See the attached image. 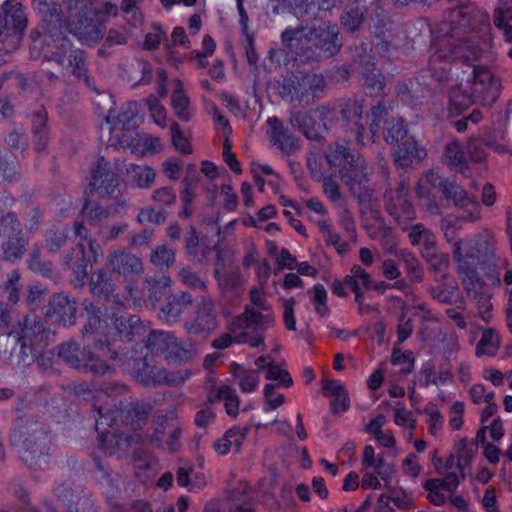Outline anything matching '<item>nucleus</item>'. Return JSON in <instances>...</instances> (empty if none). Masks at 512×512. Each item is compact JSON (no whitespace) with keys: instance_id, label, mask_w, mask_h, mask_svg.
<instances>
[{"instance_id":"4c0bfd02","label":"nucleus","mask_w":512,"mask_h":512,"mask_svg":"<svg viewBox=\"0 0 512 512\" xmlns=\"http://www.w3.org/2000/svg\"><path fill=\"white\" fill-rule=\"evenodd\" d=\"M462 251L465 256L481 265L494 258L493 248L482 238L467 241L462 240Z\"/></svg>"},{"instance_id":"412c9836","label":"nucleus","mask_w":512,"mask_h":512,"mask_svg":"<svg viewBox=\"0 0 512 512\" xmlns=\"http://www.w3.org/2000/svg\"><path fill=\"white\" fill-rule=\"evenodd\" d=\"M339 108L343 127L355 135V139L359 145L364 146L365 127L361 123L363 117L362 102L355 97L348 98L340 103Z\"/></svg>"},{"instance_id":"f704fd0d","label":"nucleus","mask_w":512,"mask_h":512,"mask_svg":"<svg viewBox=\"0 0 512 512\" xmlns=\"http://www.w3.org/2000/svg\"><path fill=\"white\" fill-rule=\"evenodd\" d=\"M197 355L198 350L196 344L191 339L182 341L175 336L165 359L178 365H184L193 361Z\"/></svg>"},{"instance_id":"09e8293b","label":"nucleus","mask_w":512,"mask_h":512,"mask_svg":"<svg viewBox=\"0 0 512 512\" xmlns=\"http://www.w3.org/2000/svg\"><path fill=\"white\" fill-rule=\"evenodd\" d=\"M372 122L370 132L372 136L377 135L379 130L389 124L391 120L397 117L392 114V108L384 102H378L371 108Z\"/></svg>"},{"instance_id":"0e129e2a","label":"nucleus","mask_w":512,"mask_h":512,"mask_svg":"<svg viewBox=\"0 0 512 512\" xmlns=\"http://www.w3.org/2000/svg\"><path fill=\"white\" fill-rule=\"evenodd\" d=\"M168 213L159 207L149 206L140 210L137 221L140 224L152 223L159 225L167 218Z\"/></svg>"},{"instance_id":"79ce46f5","label":"nucleus","mask_w":512,"mask_h":512,"mask_svg":"<svg viewBox=\"0 0 512 512\" xmlns=\"http://www.w3.org/2000/svg\"><path fill=\"white\" fill-rule=\"evenodd\" d=\"M468 297L476 301L478 314L482 320L488 323L491 319L492 303L491 295L485 290V282H479L471 290H465Z\"/></svg>"},{"instance_id":"6e6d98bb","label":"nucleus","mask_w":512,"mask_h":512,"mask_svg":"<svg viewBox=\"0 0 512 512\" xmlns=\"http://www.w3.org/2000/svg\"><path fill=\"white\" fill-rule=\"evenodd\" d=\"M171 106L179 120L184 122L190 121L193 112L190 100L184 92L173 91L171 95Z\"/></svg>"},{"instance_id":"49530a36","label":"nucleus","mask_w":512,"mask_h":512,"mask_svg":"<svg viewBox=\"0 0 512 512\" xmlns=\"http://www.w3.org/2000/svg\"><path fill=\"white\" fill-rule=\"evenodd\" d=\"M68 236L69 227L67 225H54L45 232V247L50 253H57L66 244Z\"/></svg>"},{"instance_id":"8fccbe9b","label":"nucleus","mask_w":512,"mask_h":512,"mask_svg":"<svg viewBox=\"0 0 512 512\" xmlns=\"http://www.w3.org/2000/svg\"><path fill=\"white\" fill-rule=\"evenodd\" d=\"M423 259L428 263L429 270L435 274L437 279L446 277L450 266L448 254L438 252L436 249L431 252H424Z\"/></svg>"},{"instance_id":"13d9d810","label":"nucleus","mask_w":512,"mask_h":512,"mask_svg":"<svg viewBox=\"0 0 512 512\" xmlns=\"http://www.w3.org/2000/svg\"><path fill=\"white\" fill-rule=\"evenodd\" d=\"M82 214L90 225L98 227L102 220L111 215V210L100 206L98 203L86 201L82 208Z\"/></svg>"},{"instance_id":"6e6552de","label":"nucleus","mask_w":512,"mask_h":512,"mask_svg":"<svg viewBox=\"0 0 512 512\" xmlns=\"http://www.w3.org/2000/svg\"><path fill=\"white\" fill-rule=\"evenodd\" d=\"M135 380L145 387H176L185 383L191 376L188 369L169 371L162 366L152 365L147 358L138 359L133 367Z\"/></svg>"},{"instance_id":"aec40b11","label":"nucleus","mask_w":512,"mask_h":512,"mask_svg":"<svg viewBox=\"0 0 512 512\" xmlns=\"http://www.w3.org/2000/svg\"><path fill=\"white\" fill-rule=\"evenodd\" d=\"M111 270L124 277H133L144 273L142 259L125 248L111 250L107 257Z\"/></svg>"},{"instance_id":"e433bc0d","label":"nucleus","mask_w":512,"mask_h":512,"mask_svg":"<svg viewBox=\"0 0 512 512\" xmlns=\"http://www.w3.org/2000/svg\"><path fill=\"white\" fill-rule=\"evenodd\" d=\"M208 401L213 403L223 401L228 416L236 418L239 414L240 398L230 385H221L209 393Z\"/></svg>"},{"instance_id":"f257e3e1","label":"nucleus","mask_w":512,"mask_h":512,"mask_svg":"<svg viewBox=\"0 0 512 512\" xmlns=\"http://www.w3.org/2000/svg\"><path fill=\"white\" fill-rule=\"evenodd\" d=\"M339 33L337 24L322 22L309 30L302 26L286 28L281 34V42L283 47L294 52L296 59L303 62L318 61L339 52L342 47Z\"/></svg>"},{"instance_id":"9d476101","label":"nucleus","mask_w":512,"mask_h":512,"mask_svg":"<svg viewBox=\"0 0 512 512\" xmlns=\"http://www.w3.org/2000/svg\"><path fill=\"white\" fill-rule=\"evenodd\" d=\"M334 117V111L327 106H319L310 112H295L290 116V124L298 129L306 139L321 142L328 124Z\"/></svg>"},{"instance_id":"4468645a","label":"nucleus","mask_w":512,"mask_h":512,"mask_svg":"<svg viewBox=\"0 0 512 512\" xmlns=\"http://www.w3.org/2000/svg\"><path fill=\"white\" fill-rule=\"evenodd\" d=\"M41 317L35 314H25L16 319L7 332L16 342L45 345L50 335Z\"/></svg>"},{"instance_id":"9b49d317","label":"nucleus","mask_w":512,"mask_h":512,"mask_svg":"<svg viewBox=\"0 0 512 512\" xmlns=\"http://www.w3.org/2000/svg\"><path fill=\"white\" fill-rule=\"evenodd\" d=\"M184 330L195 337L206 339L218 327L217 312L214 301L208 296H201L193 312L183 324Z\"/></svg>"},{"instance_id":"6ab92c4d","label":"nucleus","mask_w":512,"mask_h":512,"mask_svg":"<svg viewBox=\"0 0 512 512\" xmlns=\"http://www.w3.org/2000/svg\"><path fill=\"white\" fill-rule=\"evenodd\" d=\"M443 45L445 46L439 47L432 55L430 65H435L437 61L456 62L458 60L470 65L479 57L480 51L467 42L456 43L454 40H444Z\"/></svg>"},{"instance_id":"2eb2a0df","label":"nucleus","mask_w":512,"mask_h":512,"mask_svg":"<svg viewBox=\"0 0 512 512\" xmlns=\"http://www.w3.org/2000/svg\"><path fill=\"white\" fill-rule=\"evenodd\" d=\"M354 54L355 69L362 76L363 85L367 94L372 97H380L384 94V76L379 73L373 62V57L367 52L366 45L361 44Z\"/></svg>"},{"instance_id":"c756f323","label":"nucleus","mask_w":512,"mask_h":512,"mask_svg":"<svg viewBox=\"0 0 512 512\" xmlns=\"http://www.w3.org/2000/svg\"><path fill=\"white\" fill-rule=\"evenodd\" d=\"M62 264L65 269L73 272L78 283L83 284L88 275V266L91 264V259L86 254L84 244L78 243L65 253L62 257Z\"/></svg>"},{"instance_id":"bb28decb","label":"nucleus","mask_w":512,"mask_h":512,"mask_svg":"<svg viewBox=\"0 0 512 512\" xmlns=\"http://www.w3.org/2000/svg\"><path fill=\"white\" fill-rule=\"evenodd\" d=\"M270 140L283 153L289 155L300 148V138L293 135L277 117H269Z\"/></svg>"},{"instance_id":"b1692460","label":"nucleus","mask_w":512,"mask_h":512,"mask_svg":"<svg viewBox=\"0 0 512 512\" xmlns=\"http://www.w3.org/2000/svg\"><path fill=\"white\" fill-rule=\"evenodd\" d=\"M392 156L396 167L408 168L422 162L427 152L414 137H409L393 148Z\"/></svg>"},{"instance_id":"3c124183","label":"nucleus","mask_w":512,"mask_h":512,"mask_svg":"<svg viewBox=\"0 0 512 512\" xmlns=\"http://www.w3.org/2000/svg\"><path fill=\"white\" fill-rule=\"evenodd\" d=\"M128 176L138 188H149L155 181V170L150 166L132 164L127 169Z\"/></svg>"},{"instance_id":"e2e57ef3","label":"nucleus","mask_w":512,"mask_h":512,"mask_svg":"<svg viewBox=\"0 0 512 512\" xmlns=\"http://www.w3.org/2000/svg\"><path fill=\"white\" fill-rule=\"evenodd\" d=\"M21 278L19 270L15 269L12 270L7 275L6 282L0 286L3 293L6 294L7 300L12 303L16 304L20 299V289L21 285L19 284V280Z\"/></svg>"},{"instance_id":"1a4fd4ad","label":"nucleus","mask_w":512,"mask_h":512,"mask_svg":"<svg viewBox=\"0 0 512 512\" xmlns=\"http://www.w3.org/2000/svg\"><path fill=\"white\" fill-rule=\"evenodd\" d=\"M0 247L5 261L15 262L26 252L28 240L23 235V229L18 216L8 212L0 217Z\"/></svg>"},{"instance_id":"7ed1b4c3","label":"nucleus","mask_w":512,"mask_h":512,"mask_svg":"<svg viewBox=\"0 0 512 512\" xmlns=\"http://www.w3.org/2000/svg\"><path fill=\"white\" fill-rule=\"evenodd\" d=\"M250 300L253 307L246 306L244 312L233 319L232 329L234 332L238 329L243 330L236 336L237 344H249L264 351L265 332L274 325V314L258 290L250 292Z\"/></svg>"},{"instance_id":"7c9ffc66","label":"nucleus","mask_w":512,"mask_h":512,"mask_svg":"<svg viewBox=\"0 0 512 512\" xmlns=\"http://www.w3.org/2000/svg\"><path fill=\"white\" fill-rule=\"evenodd\" d=\"M89 289L94 296L112 302L118 307H124L120 296L114 293L115 283L104 270H98L91 275Z\"/></svg>"},{"instance_id":"dca6fc26","label":"nucleus","mask_w":512,"mask_h":512,"mask_svg":"<svg viewBox=\"0 0 512 512\" xmlns=\"http://www.w3.org/2000/svg\"><path fill=\"white\" fill-rule=\"evenodd\" d=\"M325 157L329 166L338 172L341 180L366 164L362 156L351 153L348 146L337 142L328 146Z\"/></svg>"},{"instance_id":"a878e982","label":"nucleus","mask_w":512,"mask_h":512,"mask_svg":"<svg viewBox=\"0 0 512 512\" xmlns=\"http://www.w3.org/2000/svg\"><path fill=\"white\" fill-rule=\"evenodd\" d=\"M193 303L192 295L189 292H177L170 294L158 312V318L167 323H177L185 309Z\"/></svg>"},{"instance_id":"bf43d9fd","label":"nucleus","mask_w":512,"mask_h":512,"mask_svg":"<svg viewBox=\"0 0 512 512\" xmlns=\"http://www.w3.org/2000/svg\"><path fill=\"white\" fill-rule=\"evenodd\" d=\"M441 193L447 202H451L456 208L463 206V201L467 199L469 194L455 181L447 180L442 185Z\"/></svg>"},{"instance_id":"69168bd1","label":"nucleus","mask_w":512,"mask_h":512,"mask_svg":"<svg viewBox=\"0 0 512 512\" xmlns=\"http://www.w3.org/2000/svg\"><path fill=\"white\" fill-rule=\"evenodd\" d=\"M416 195L421 201V206L432 215H437L440 212V207L431 193L430 189L422 183H418Z\"/></svg>"},{"instance_id":"603ef678","label":"nucleus","mask_w":512,"mask_h":512,"mask_svg":"<svg viewBox=\"0 0 512 512\" xmlns=\"http://www.w3.org/2000/svg\"><path fill=\"white\" fill-rule=\"evenodd\" d=\"M74 235L79 239V243L86 242L89 247V252L94 262H97L98 258L103 255L102 246L97 242L96 239L92 238L89 234L88 229L83 222L76 221L73 225Z\"/></svg>"},{"instance_id":"20e7f679","label":"nucleus","mask_w":512,"mask_h":512,"mask_svg":"<svg viewBox=\"0 0 512 512\" xmlns=\"http://www.w3.org/2000/svg\"><path fill=\"white\" fill-rule=\"evenodd\" d=\"M97 413L95 429L101 449L109 456L118 458H140L143 453V438L139 434L108 432V428L118 421L119 411L104 406L94 405Z\"/></svg>"},{"instance_id":"58836bf2","label":"nucleus","mask_w":512,"mask_h":512,"mask_svg":"<svg viewBox=\"0 0 512 512\" xmlns=\"http://www.w3.org/2000/svg\"><path fill=\"white\" fill-rule=\"evenodd\" d=\"M48 114L44 107L37 108L32 114V133L35 148L42 151L48 143Z\"/></svg>"},{"instance_id":"338daca9","label":"nucleus","mask_w":512,"mask_h":512,"mask_svg":"<svg viewBox=\"0 0 512 512\" xmlns=\"http://www.w3.org/2000/svg\"><path fill=\"white\" fill-rule=\"evenodd\" d=\"M180 281L191 289H199L205 291L206 282L191 267H184L178 272Z\"/></svg>"},{"instance_id":"2f4dec72","label":"nucleus","mask_w":512,"mask_h":512,"mask_svg":"<svg viewBox=\"0 0 512 512\" xmlns=\"http://www.w3.org/2000/svg\"><path fill=\"white\" fill-rule=\"evenodd\" d=\"M367 8L364 0H348L340 16L343 28L351 33L358 31L365 22Z\"/></svg>"},{"instance_id":"f8f14e48","label":"nucleus","mask_w":512,"mask_h":512,"mask_svg":"<svg viewBox=\"0 0 512 512\" xmlns=\"http://www.w3.org/2000/svg\"><path fill=\"white\" fill-rule=\"evenodd\" d=\"M469 66L473 68L472 81L468 86L472 95L479 104L484 107H491L498 99L501 92V82L489 69L477 66L472 62Z\"/></svg>"},{"instance_id":"393cba45","label":"nucleus","mask_w":512,"mask_h":512,"mask_svg":"<svg viewBox=\"0 0 512 512\" xmlns=\"http://www.w3.org/2000/svg\"><path fill=\"white\" fill-rule=\"evenodd\" d=\"M406 186L401 183L396 191L388 190L384 194L386 211L397 220H412L414 207L407 199Z\"/></svg>"},{"instance_id":"473e14b6","label":"nucleus","mask_w":512,"mask_h":512,"mask_svg":"<svg viewBox=\"0 0 512 512\" xmlns=\"http://www.w3.org/2000/svg\"><path fill=\"white\" fill-rule=\"evenodd\" d=\"M367 166L359 168L349 176L342 179L349 191L359 202H369L372 197L373 189L368 184Z\"/></svg>"},{"instance_id":"a211bd4d","label":"nucleus","mask_w":512,"mask_h":512,"mask_svg":"<svg viewBox=\"0 0 512 512\" xmlns=\"http://www.w3.org/2000/svg\"><path fill=\"white\" fill-rule=\"evenodd\" d=\"M100 406L117 409L119 411L118 420H121L122 423L131 427L133 430L142 429L146 425L152 410L150 404L138 401L123 402L119 400L117 403H105Z\"/></svg>"},{"instance_id":"72a5a7b5","label":"nucleus","mask_w":512,"mask_h":512,"mask_svg":"<svg viewBox=\"0 0 512 512\" xmlns=\"http://www.w3.org/2000/svg\"><path fill=\"white\" fill-rule=\"evenodd\" d=\"M171 278L167 275L148 276L144 280L146 306L155 308L156 304L165 296L171 286Z\"/></svg>"},{"instance_id":"864d4df0","label":"nucleus","mask_w":512,"mask_h":512,"mask_svg":"<svg viewBox=\"0 0 512 512\" xmlns=\"http://www.w3.org/2000/svg\"><path fill=\"white\" fill-rule=\"evenodd\" d=\"M175 260V250L167 244L157 245L150 254V262L160 269L170 268Z\"/></svg>"},{"instance_id":"0eeeda50","label":"nucleus","mask_w":512,"mask_h":512,"mask_svg":"<svg viewBox=\"0 0 512 512\" xmlns=\"http://www.w3.org/2000/svg\"><path fill=\"white\" fill-rule=\"evenodd\" d=\"M327 86L322 74H291L284 77L278 85L279 95L289 101L310 102L319 98Z\"/></svg>"},{"instance_id":"423d86ee","label":"nucleus","mask_w":512,"mask_h":512,"mask_svg":"<svg viewBox=\"0 0 512 512\" xmlns=\"http://www.w3.org/2000/svg\"><path fill=\"white\" fill-rule=\"evenodd\" d=\"M24 6L17 0H5L0 5V42L7 52L17 50L27 28Z\"/></svg>"},{"instance_id":"c85d7f7f","label":"nucleus","mask_w":512,"mask_h":512,"mask_svg":"<svg viewBox=\"0 0 512 512\" xmlns=\"http://www.w3.org/2000/svg\"><path fill=\"white\" fill-rule=\"evenodd\" d=\"M69 32L81 43L90 45L102 38L104 26L98 20L79 15L77 20L70 24Z\"/></svg>"},{"instance_id":"680f3d73","label":"nucleus","mask_w":512,"mask_h":512,"mask_svg":"<svg viewBox=\"0 0 512 512\" xmlns=\"http://www.w3.org/2000/svg\"><path fill=\"white\" fill-rule=\"evenodd\" d=\"M252 497H254V495L249 484L245 481H239L227 491V507L233 506L236 503L239 504Z\"/></svg>"},{"instance_id":"774afa93","label":"nucleus","mask_w":512,"mask_h":512,"mask_svg":"<svg viewBox=\"0 0 512 512\" xmlns=\"http://www.w3.org/2000/svg\"><path fill=\"white\" fill-rule=\"evenodd\" d=\"M144 102L147 105L155 124L162 128L166 127V109L159 99L154 95H150L144 100Z\"/></svg>"},{"instance_id":"5701e85b","label":"nucleus","mask_w":512,"mask_h":512,"mask_svg":"<svg viewBox=\"0 0 512 512\" xmlns=\"http://www.w3.org/2000/svg\"><path fill=\"white\" fill-rule=\"evenodd\" d=\"M77 303L75 298L65 293H55L49 300L47 316L65 326H73L76 323Z\"/></svg>"},{"instance_id":"37998d69","label":"nucleus","mask_w":512,"mask_h":512,"mask_svg":"<svg viewBox=\"0 0 512 512\" xmlns=\"http://www.w3.org/2000/svg\"><path fill=\"white\" fill-rule=\"evenodd\" d=\"M443 157L444 163L453 171L463 172L467 168L465 152L458 140H452L446 144Z\"/></svg>"},{"instance_id":"c03bdc74","label":"nucleus","mask_w":512,"mask_h":512,"mask_svg":"<svg viewBox=\"0 0 512 512\" xmlns=\"http://www.w3.org/2000/svg\"><path fill=\"white\" fill-rule=\"evenodd\" d=\"M450 111L456 113H463L476 101L468 84L463 87L462 85L455 86L451 89L449 94Z\"/></svg>"},{"instance_id":"a19ab883","label":"nucleus","mask_w":512,"mask_h":512,"mask_svg":"<svg viewBox=\"0 0 512 512\" xmlns=\"http://www.w3.org/2000/svg\"><path fill=\"white\" fill-rule=\"evenodd\" d=\"M174 337L173 332L151 330L147 336L145 346L151 354L165 357Z\"/></svg>"},{"instance_id":"5fc2aeb1","label":"nucleus","mask_w":512,"mask_h":512,"mask_svg":"<svg viewBox=\"0 0 512 512\" xmlns=\"http://www.w3.org/2000/svg\"><path fill=\"white\" fill-rule=\"evenodd\" d=\"M116 125L125 130L134 129L138 126V105L136 102H128L120 108L116 117Z\"/></svg>"},{"instance_id":"052dcab7","label":"nucleus","mask_w":512,"mask_h":512,"mask_svg":"<svg viewBox=\"0 0 512 512\" xmlns=\"http://www.w3.org/2000/svg\"><path fill=\"white\" fill-rule=\"evenodd\" d=\"M384 130V140L388 144H392L395 142H399L406 138L408 129L403 119L396 118L391 120L389 124L383 127Z\"/></svg>"},{"instance_id":"4be33fe9","label":"nucleus","mask_w":512,"mask_h":512,"mask_svg":"<svg viewBox=\"0 0 512 512\" xmlns=\"http://www.w3.org/2000/svg\"><path fill=\"white\" fill-rule=\"evenodd\" d=\"M119 179L104 157H98L92 169L91 186L103 196H113Z\"/></svg>"},{"instance_id":"ea45409f","label":"nucleus","mask_w":512,"mask_h":512,"mask_svg":"<svg viewBox=\"0 0 512 512\" xmlns=\"http://www.w3.org/2000/svg\"><path fill=\"white\" fill-rule=\"evenodd\" d=\"M36 9L42 14L43 20L49 27V32H52V29L54 28L62 27L63 21L61 5L55 0H37Z\"/></svg>"},{"instance_id":"39448f33","label":"nucleus","mask_w":512,"mask_h":512,"mask_svg":"<svg viewBox=\"0 0 512 512\" xmlns=\"http://www.w3.org/2000/svg\"><path fill=\"white\" fill-rule=\"evenodd\" d=\"M57 356L72 369L96 376L111 375L114 368L105 360L95 355L89 347L81 346L74 340L61 343L57 348Z\"/></svg>"},{"instance_id":"f3484780","label":"nucleus","mask_w":512,"mask_h":512,"mask_svg":"<svg viewBox=\"0 0 512 512\" xmlns=\"http://www.w3.org/2000/svg\"><path fill=\"white\" fill-rule=\"evenodd\" d=\"M49 59L70 70L78 80H81V76L87 72L85 52L78 48L73 49L72 43L67 37L61 38Z\"/></svg>"},{"instance_id":"c9c22d12","label":"nucleus","mask_w":512,"mask_h":512,"mask_svg":"<svg viewBox=\"0 0 512 512\" xmlns=\"http://www.w3.org/2000/svg\"><path fill=\"white\" fill-rule=\"evenodd\" d=\"M293 14L298 18L305 16L316 17L320 10L332 9L336 0H286Z\"/></svg>"},{"instance_id":"4d7b16f0","label":"nucleus","mask_w":512,"mask_h":512,"mask_svg":"<svg viewBox=\"0 0 512 512\" xmlns=\"http://www.w3.org/2000/svg\"><path fill=\"white\" fill-rule=\"evenodd\" d=\"M499 347V336L492 330L486 329L483 331L482 336L476 346V355L478 357L483 355L493 356Z\"/></svg>"},{"instance_id":"cd10ccee","label":"nucleus","mask_w":512,"mask_h":512,"mask_svg":"<svg viewBox=\"0 0 512 512\" xmlns=\"http://www.w3.org/2000/svg\"><path fill=\"white\" fill-rule=\"evenodd\" d=\"M453 258L456 263V269L462 276V284L465 290H471L476 284L483 281L479 276L475 261L465 256L462 251V240L456 241L453 245Z\"/></svg>"},{"instance_id":"f03ea898","label":"nucleus","mask_w":512,"mask_h":512,"mask_svg":"<svg viewBox=\"0 0 512 512\" xmlns=\"http://www.w3.org/2000/svg\"><path fill=\"white\" fill-rule=\"evenodd\" d=\"M9 440L28 467L44 469L48 465L51 435L45 423L33 417L19 416L12 424Z\"/></svg>"},{"instance_id":"a18cd8bd","label":"nucleus","mask_w":512,"mask_h":512,"mask_svg":"<svg viewBox=\"0 0 512 512\" xmlns=\"http://www.w3.org/2000/svg\"><path fill=\"white\" fill-rule=\"evenodd\" d=\"M231 373L238 380V385L243 393H251L257 389L260 382L257 370H246L240 364L233 362Z\"/></svg>"},{"instance_id":"de8ad7c7","label":"nucleus","mask_w":512,"mask_h":512,"mask_svg":"<svg viewBox=\"0 0 512 512\" xmlns=\"http://www.w3.org/2000/svg\"><path fill=\"white\" fill-rule=\"evenodd\" d=\"M26 264L28 269L36 274L47 278H52L54 276L52 263L41 259V246L37 243L33 245L26 260Z\"/></svg>"},{"instance_id":"ddd939ff","label":"nucleus","mask_w":512,"mask_h":512,"mask_svg":"<svg viewBox=\"0 0 512 512\" xmlns=\"http://www.w3.org/2000/svg\"><path fill=\"white\" fill-rule=\"evenodd\" d=\"M82 307L86 316V324L80 331L82 337H92L95 347L103 348L106 346L107 354H109L110 358L117 359L118 353L109 348L107 338L103 336V332L107 327L104 309L88 299L83 300Z\"/></svg>"}]
</instances>
